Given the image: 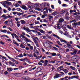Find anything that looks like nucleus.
<instances>
[{"label":"nucleus","mask_w":80,"mask_h":80,"mask_svg":"<svg viewBox=\"0 0 80 80\" xmlns=\"http://www.w3.org/2000/svg\"><path fill=\"white\" fill-rule=\"evenodd\" d=\"M64 21V19L62 18H60L58 21V22L57 24V27L54 26V28H55V29H57L58 28H59V29H60L61 28V26H62V23H63V22Z\"/></svg>","instance_id":"obj_1"},{"label":"nucleus","mask_w":80,"mask_h":80,"mask_svg":"<svg viewBox=\"0 0 80 80\" xmlns=\"http://www.w3.org/2000/svg\"><path fill=\"white\" fill-rule=\"evenodd\" d=\"M79 58L80 57L78 56L77 55L74 56L71 58V60L74 62H77L78 61V60H79Z\"/></svg>","instance_id":"obj_2"},{"label":"nucleus","mask_w":80,"mask_h":80,"mask_svg":"<svg viewBox=\"0 0 80 80\" xmlns=\"http://www.w3.org/2000/svg\"><path fill=\"white\" fill-rule=\"evenodd\" d=\"M44 47L47 48H52V46L50 45L49 43H48L47 42H45L43 44Z\"/></svg>","instance_id":"obj_3"},{"label":"nucleus","mask_w":80,"mask_h":80,"mask_svg":"<svg viewBox=\"0 0 80 80\" xmlns=\"http://www.w3.org/2000/svg\"><path fill=\"white\" fill-rule=\"evenodd\" d=\"M21 37H22V38L24 39V40H26V42H31V43H32V41H31V40L30 39H28V38H26L25 36H23V35H21Z\"/></svg>","instance_id":"obj_4"},{"label":"nucleus","mask_w":80,"mask_h":80,"mask_svg":"<svg viewBox=\"0 0 80 80\" xmlns=\"http://www.w3.org/2000/svg\"><path fill=\"white\" fill-rule=\"evenodd\" d=\"M9 24L10 27H12L13 26V20L11 18H9L8 20Z\"/></svg>","instance_id":"obj_5"},{"label":"nucleus","mask_w":80,"mask_h":80,"mask_svg":"<svg viewBox=\"0 0 80 80\" xmlns=\"http://www.w3.org/2000/svg\"><path fill=\"white\" fill-rule=\"evenodd\" d=\"M43 10H46L47 12V13H48V11L49 12V13H52V9L49 8H45L43 9Z\"/></svg>","instance_id":"obj_6"},{"label":"nucleus","mask_w":80,"mask_h":80,"mask_svg":"<svg viewBox=\"0 0 80 80\" xmlns=\"http://www.w3.org/2000/svg\"><path fill=\"white\" fill-rule=\"evenodd\" d=\"M5 55H6V56H7V57H8V58H9V60H11V61L12 62H15V61H16L15 60L13 59V58H10V56H8L7 54H5Z\"/></svg>","instance_id":"obj_7"},{"label":"nucleus","mask_w":80,"mask_h":80,"mask_svg":"<svg viewBox=\"0 0 80 80\" xmlns=\"http://www.w3.org/2000/svg\"><path fill=\"white\" fill-rule=\"evenodd\" d=\"M59 76H62V75L61 74H56L55 75L54 77V78H58V77H60Z\"/></svg>","instance_id":"obj_8"},{"label":"nucleus","mask_w":80,"mask_h":80,"mask_svg":"<svg viewBox=\"0 0 80 80\" xmlns=\"http://www.w3.org/2000/svg\"><path fill=\"white\" fill-rule=\"evenodd\" d=\"M33 40H34V42L35 43H38V41H38V40L39 39L37 37H35L33 38Z\"/></svg>","instance_id":"obj_9"},{"label":"nucleus","mask_w":80,"mask_h":80,"mask_svg":"<svg viewBox=\"0 0 80 80\" xmlns=\"http://www.w3.org/2000/svg\"><path fill=\"white\" fill-rule=\"evenodd\" d=\"M68 16H69V14H68V12H67L66 14L65 17L66 20H68V18H70V17Z\"/></svg>","instance_id":"obj_10"},{"label":"nucleus","mask_w":80,"mask_h":80,"mask_svg":"<svg viewBox=\"0 0 80 80\" xmlns=\"http://www.w3.org/2000/svg\"><path fill=\"white\" fill-rule=\"evenodd\" d=\"M23 29L24 30H26V31H27V32H30V29H29V28H28V27L26 28V27L24 26L23 27Z\"/></svg>","instance_id":"obj_11"},{"label":"nucleus","mask_w":80,"mask_h":80,"mask_svg":"<svg viewBox=\"0 0 80 80\" xmlns=\"http://www.w3.org/2000/svg\"><path fill=\"white\" fill-rule=\"evenodd\" d=\"M11 35H12V38H14V37H17V38H18V37L17 36V34H16L15 33H13L12 34H11Z\"/></svg>","instance_id":"obj_12"},{"label":"nucleus","mask_w":80,"mask_h":80,"mask_svg":"<svg viewBox=\"0 0 80 80\" xmlns=\"http://www.w3.org/2000/svg\"><path fill=\"white\" fill-rule=\"evenodd\" d=\"M33 5L35 8H38L39 7V4L38 3H35Z\"/></svg>","instance_id":"obj_13"},{"label":"nucleus","mask_w":80,"mask_h":80,"mask_svg":"<svg viewBox=\"0 0 80 80\" xmlns=\"http://www.w3.org/2000/svg\"><path fill=\"white\" fill-rule=\"evenodd\" d=\"M67 27L69 29L72 30L73 31H74V29H73V28L72 27L71 25L69 26V25H67Z\"/></svg>","instance_id":"obj_14"},{"label":"nucleus","mask_w":80,"mask_h":80,"mask_svg":"<svg viewBox=\"0 0 80 80\" xmlns=\"http://www.w3.org/2000/svg\"><path fill=\"white\" fill-rule=\"evenodd\" d=\"M78 76H73L71 77V79H73L74 78H76L77 79H78Z\"/></svg>","instance_id":"obj_15"},{"label":"nucleus","mask_w":80,"mask_h":80,"mask_svg":"<svg viewBox=\"0 0 80 80\" xmlns=\"http://www.w3.org/2000/svg\"><path fill=\"white\" fill-rule=\"evenodd\" d=\"M7 71H8L9 72H11V71H12V70H13V68H7Z\"/></svg>","instance_id":"obj_16"},{"label":"nucleus","mask_w":80,"mask_h":80,"mask_svg":"<svg viewBox=\"0 0 80 80\" xmlns=\"http://www.w3.org/2000/svg\"><path fill=\"white\" fill-rule=\"evenodd\" d=\"M59 14V12H53L52 13V15H54V16H55V15H58V14Z\"/></svg>","instance_id":"obj_17"},{"label":"nucleus","mask_w":80,"mask_h":80,"mask_svg":"<svg viewBox=\"0 0 80 80\" xmlns=\"http://www.w3.org/2000/svg\"><path fill=\"white\" fill-rule=\"evenodd\" d=\"M38 28H39V26H34V29L35 30H39V29H38Z\"/></svg>","instance_id":"obj_18"},{"label":"nucleus","mask_w":80,"mask_h":80,"mask_svg":"<svg viewBox=\"0 0 80 80\" xmlns=\"http://www.w3.org/2000/svg\"><path fill=\"white\" fill-rule=\"evenodd\" d=\"M39 5L41 7H45V2H42V3L40 4Z\"/></svg>","instance_id":"obj_19"},{"label":"nucleus","mask_w":80,"mask_h":80,"mask_svg":"<svg viewBox=\"0 0 80 80\" xmlns=\"http://www.w3.org/2000/svg\"><path fill=\"white\" fill-rule=\"evenodd\" d=\"M15 63L12 62L11 61H10L9 62V65L11 66H15Z\"/></svg>","instance_id":"obj_20"},{"label":"nucleus","mask_w":80,"mask_h":80,"mask_svg":"<svg viewBox=\"0 0 80 80\" xmlns=\"http://www.w3.org/2000/svg\"><path fill=\"white\" fill-rule=\"evenodd\" d=\"M20 22L22 25H25V24L26 23V21L24 20H21L20 21Z\"/></svg>","instance_id":"obj_21"},{"label":"nucleus","mask_w":80,"mask_h":80,"mask_svg":"<svg viewBox=\"0 0 80 80\" xmlns=\"http://www.w3.org/2000/svg\"><path fill=\"white\" fill-rule=\"evenodd\" d=\"M31 6H28V8H31V9H29V11L30 12H33V11H31L32 8H33V6L31 5Z\"/></svg>","instance_id":"obj_22"},{"label":"nucleus","mask_w":80,"mask_h":80,"mask_svg":"<svg viewBox=\"0 0 80 80\" xmlns=\"http://www.w3.org/2000/svg\"><path fill=\"white\" fill-rule=\"evenodd\" d=\"M23 79L24 80H32V79H30V78H29L28 76H26L25 78H23Z\"/></svg>","instance_id":"obj_23"},{"label":"nucleus","mask_w":80,"mask_h":80,"mask_svg":"<svg viewBox=\"0 0 80 80\" xmlns=\"http://www.w3.org/2000/svg\"><path fill=\"white\" fill-rule=\"evenodd\" d=\"M62 68H63V66H61L59 67L58 68V70L59 71H61V70H62Z\"/></svg>","instance_id":"obj_24"},{"label":"nucleus","mask_w":80,"mask_h":80,"mask_svg":"<svg viewBox=\"0 0 80 80\" xmlns=\"http://www.w3.org/2000/svg\"><path fill=\"white\" fill-rule=\"evenodd\" d=\"M33 52L34 53H37V54L38 55V52L37 50V49L34 48L33 50Z\"/></svg>","instance_id":"obj_25"},{"label":"nucleus","mask_w":80,"mask_h":80,"mask_svg":"<svg viewBox=\"0 0 80 80\" xmlns=\"http://www.w3.org/2000/svg\"><path fill=\"white\" fill-rule=\"evenodd\" d=\"M0 31L1 32H2V33H7V31L6 29H4V30L1 29L0 30Z\"/></svg>","instance_id":"obj_26"},{"label":"nucleus","mask_w":80,"mask_h":80,"mask_svg":"<svg viewBox=\"0 0 80 80\" xmlns=\"http://www.w3.org/2000/svg\"><path fill=\"white\" fill-rule=\"evenodd\" d=\"M52 36H53V37H56V38H58V39H60V37H58V36L54 34H52Z\"/></svg>","instance_id":"obj_27"},{"label":"nucleus","mask_w":80,"mask_h":80,"mask_svg":"<svg viewBox=\"0 0 80 80\" xmlns=\"http://www.w3.org/2000/svg\"><path fill=\"white\" fill-rule=\"evenodd\" d=\"M69 68H71V69L72 70H76V68H75L72 66H70Z\"/></svg>","instance_id":"obj_28"},{"label":"nucleus","mask_w":80,"mask_h":80,"mask_svg":"<svg viewBox=\"0 0 80 80\" xmlns=\"http://www.w3.org/2000/svg\"><path fill=\"white\" fill-rule=\"evenodd\" d=\"M48 61L47 60H45L43 66H47V64H48Z\"/></svg>","instance_id":"obj_29"},{"label":"nucleus","mask_w":80,"mask_h":80,"mask_svg":"<svg viewBox=\"0 0 80 80\" xmlns=\"http://www.w3.org/2000/svg\"><path fill=\"white\" fill-rule=\"evenodd\" d=\"M49 18L48 19V20H49L50 21H51L52 20V18H53V16L49 15L48 16Z\"/></svg>","instance_id":"obj_30"},{"label":"nucleus","mask_w":80,"mask_h":80,"mask_svg":"<svg viewBox=\"0 0 80 80\" xmlns=\"http://www.w3.org/2000/svg\"><path fill=\"white\" fill-rule=\"evenodd\" d=\"M72 25L73 27L75 28L77 27V25H78V23L77 22L76 23H74L72 24Z\"/></svg>","instance_id":"obj_31"},{"label":"nucleus","mask_w":80,"mask_h":80,"mask_svg":"<svg viewBox=\"0 0 80 80\" xmlns=\"http://www.w3.org/2000/svg\"><path fill=\"white\" fill-rule=\"evenodd\" d=\"M45 6L46 7H49V6H50V4L49 3L47 2H45Z\"/></svg>","instance_id":"obj_32"},{"label":"nucleus","mask_w":80,"mask_h":80,"mask_svg":"<svg viewBox=\"0 0 80 80\" xmlns=\"http://www.w3.org/2000/svg\"><path fill=\"white\" fill-rule=\"evenodd\" d=\"M63 72L66 73V74H67L68 72V70L67 69H65L63 70Z\"/></svg>","instance_id":"obj_33"},{"label":"nucleus","mask_w":80,"mask_h":80,"mask_svg":"<svg viewBox=\"0 0 80 80\" xmlns=\"http://www.w3.org/2000/svg\"><path fill=\"white\" fill-rule=\"evenodd\" d=\"M47 15L46 14H45L42 15L41 18H44L45 17H47Z\"/></svg>","instance_id":"obj_34"},{"label":"nucleus","mask_w":80,"mask_h":80,"mask_svg":"<svg viewBox=\"0 0 80 80\" xmlns=\"http://www.w3.org/2000/svg\"><path fill=\"white\" fill-rule=\"evenodd\" d=\"M5 2L6 4H8V5H11L12 3L10 2H7V1H5Z\"/></svg>","instance_id":"obj_35"},{"label":"nucleus","mask_w":80,"mask_h":80,"mask_svg":"<svg viewBox=\"0 0 80 80\" xmlns=\"http://www.w3.org/2000/svg\"><path fill=\"white\" fill-rule=\"evenodd\" d=\"M34 32V33H37V32H38V31L30 30L29 32Z\"/></svg>","instance_id":"obj_36"},{"label":"nucleus","mask_w":80,"mask_h":80,"mask_svg":"<svg viewBox=\"0 0 80 80\" xmlns=\"http://www.w3.org/2000/svg\"><path fill=\"white\" fill-rule=\"evenodd\" d=\"M22 8H23V9L25 10H27V7H26V6H23L22 7Z\"/></svg>","instance_id":"obj_37"},{"label":"nucleus","mask_w":80,"mask_h":80,"mask_svg":"<svg viewBox=\"0 0 80 80\" xmlns=\"http://www.w3.org/2000/svg\"><path fill=\"white\" fill-rule=\"evenodd\" d=\"M15 75L17 77H21V74L20 73H16Z\"/></svg>","instance_id":"obj_38"},{"label":"nucleus","mask_w":80,"mask_h":80,"mask_svg":"<svg viewBox=\"0 0 80 80\" xmlns=\"http://www.w3.org/2000/svg\"><path fill=\"white\" fill-rule=\"evenodd\" d=\"M27 57H31V58H33V55L32 54H30L29 55H28Z\"/></svg>","instance_id":"obj_39"},{"label":"nucleus","mask_w":80,"mask_h":80,"mask_svg":"<svg viewBox=\"0 0 80 80\" xmlns=\"http://www.w3.org/2000/svg\"><path fill=\"white\" fill-rule=\"evenodd\" d=\"M20 47L22 48H25V46L23 45V44H21Z\"/></svg>","instance_id":"obj_40"},{"label":"nucleus","mask_w":80,"mask_h":80,"mask_svg":"<svg viewBox=\"0 0 80 80\" xmlns=\"http://www.w3.org/2000/svg\"><path fill=\"white\" fill-rule=\"evenodd\" d=\"M65 64H66V65H71V63H70V62H65Z\"/></svg>","instance_id":"obj_41"},{"label":"nucleus","mask_w":80,"mask_h":80,"mask_svg":"<svg viewBox=\"0 0 80 80\" xmlns=\"http://www.w3.org/2000/svg\"><path fill=\"white\" fill-rule=\"evenodd\" d=\"M70 23H72V22H73V23H76L77 22V21L75 20L74 19L73 20H72V21H70Z\"/></svg>","instance_id":"obj_42"},{"label":"nucleus","mask_w":80,"mask_h":80,"mask_svg":"<svg viewBox=\"0 0 80 80\" xmlns=\"http://www.w3.org/2000/svg\"><path fill=\"white\" fill-rule=\"evenodd\" d=\"M38 31H39L41 33H44V31L43 30H42V29H39Z\"/></svg>","instance_id":"obj_43"},{"label":"nucleus","mask_w":80,"mask_h":80,"mask_svg":"<svg viewBox=\"0 0 80 80\" xmlns=\"http://www.w3.org/2000/svg\"><path fill=\"white\" fill-rule=\"evenodd\" d=\"M32 4H33H33H32V3L30 2H28L27 3V5H28V6L32 5Z\"/></svg>","instance_id":"obj_44"},{"label":"nucleus","mask_w":80,"mask_h":80,"mask_svg":"<svg viewBox=\"0 0 80 80\" xmlns=\"http://www.w3.org/2000/svg\"><path fill=\"white\" fill-rule=\"evenodd\" d=\"M48 67H49L50 68H51V69H52V68H53V66L50 64H49L48 65Z\"/></svg>","instance_id":"obj_45"},{"label":"nucleus","mask_w":80,"mask_h":80,"mask_svg":"<svg viewBox=\"0 0 80 80\" xmlns=\"http://www.w3.org/2000/svg\"><path fill=\"white\" fill-rule=\"evenodd\" d=\"M23 13H21L20 12H17V14L18 15V16H20V15H23Z\"/></svg>","instance_id":"obj_46"},{"label":"nucleus","mask_w":80,"mask_h":80,"mask_svg":"<svg viewBox=\"0 0 80 80\" xmlns=\"http://www.w3.org/2000/svg\"><path fill=\"white\" fill-rule=\"evenodd\" d=\"M55 60H54V61H53V60H51L50 61H49V63H55Z\"/></svg>","instance_id":"obj_47"},{"label":"nucleus","mask_w":80,"mask_h":80,"mask_svg":"<svg viewBox=\"0 0 80 80\" xmlns=\"http://www.w3.org/2000/svg\"><path fill=\"white\" fill-rule=\"evenodd\" d=\"M51 8H52V9H53V10L55 9V7H54V5H51Z\"/></svg>","instance_id":"obj_48"},{"label":"nucleus","mask_w":80,"mask_h":80,"mask_svg":"<svg viewBox=\"0 0 80 80\" xmlns=\"http://www.w3.org/2000/svg\"><path fill=\"white\" fill-rule=\"evenodd\" d=\"M23 57V54L21 53L19 55V57H20V58H22Z\"/></svg>","instance_id":"obj_49"},{"label":"nucleus","mask_w":80,"mask_h":80,"mask_svg":"<svg viewBox=\"0 0 80 80\" xmlns=\"http://www.w3.org/2000/svg\"><path fill=\"white\" fill-rule=\"evenodd\" d=\"M7 28L8 29H9L10 32H12L13 31V30H12V28H10V27H8Z\"/></svg>","instance_id":"obj_50"},{"label":"nucleus","mask_w":80,"mask_h":80,"mask_svg":"<svg viewBox=\"0 0 80 80\" xmlns=\"http://www.w3.org/2000/svg\"><path fill=\"white\" fill-rule=\"evenodd\" d=\"M0 57H2V59H5V60H6V58L4 56H2V55H0Z\"/></svg>","instance_id":"obj_51"},{"label":"nucleus","mask_w":80,"mask_h":80,"mask_svg":"<svg viewBox=\"0 0 80 80\" xmlns=\"http://www.w3.org/2000/svg\"><path fill=\"white\" fill-rule=\"evenodd\" d=\"M53 49H54L55 50H56V51H57V50H58V49L57 48L55 47H53Z\"/></svg>","instance_id":"obj_52"},{"label":"nucleus","mask_w":80,"mask_h":80,"mask_svg":"<svg viewBox=\"0 0 80 80\" xmlns=\"http://www.w3.org/2000/svg\"><path fill=\"white\" fill-rule=\"evenodd\" d=\"M15 6L16 7H18V6H19V4L18 3H16L15 4Z\"/></svg>","instance_id":"obj_53"},{"label":"nucleus","mask_w":80,"mask_h":80,"mask_svg":"<svg viewBox=\"0 0 80 80\" xmlns=\"http://www.w3.org/2000/svg\"><path fill=\"white\" fill-rule=\"evenodd\" d=\"M74 9H76L77 8V5L75 4L74 6Z\"/></svg>","instance_id":"obj_54"},{"label":"nucleus","mask_w":80,"mask_h":80,"mask_svg":"<svg viewBox=\"0 0 80 80\" xmlns=\"http://www.w3.org/2000/svg\"><path fill=\"white\" fill-rule=\"evenodd\" d=\"M66 45H68V47H71V45H70V44L67 43Z\"/></svg>","instance_id":"obj_55"},{"label":"nucleus","mask_w":80,"mask_h":80,"mask_svg":"<svg viewBox=\"0 0 80 80\" xmlns=\"http://www.w3.org/2000/svg\"><path fill=\"white\" fill-rule=\"evenodd\" d=\"M66 25H67V24L66 23V22H63V25L62 27H65V26H66Z\"/></svg>","instance_id":"obj_56"},{"label":"nucleus","mask_w":80,"mask_h":80,"mask_svg":"<svg viewBox=\"0 0 80 80\" xmlns=\"http://www.w3.org/2000/svg\"><path fill=\"white\" fill-rule=\"evenodd\" d=\"M39 23H40V21L35 22V24H36V25H37V24H39Z\"/></svg>","instance_id":"obj_57"},{"label":"nucleus","mask_w":80,"mask_h":80,"mask_svg":"<svg viewBox=\"0 0 80 80\" xmlns=\"http://www.w3.org/2000/svg\"><path fill=\"white\" fill-rule=\"evenodd\" d=\"M23 65L24 66H25L26 65H27V64L25 62H23Z\"/></svg>","instance_id":"obj_58"},{"label":"nucleus","mask_w":80,"mask_h":80,"mask_svg":"<svg viewBox=\"0 0 80 80\" xmlns=\"http://www.w3.org/2000/svg\"><path fill=\"white\" fill-rule=\"evenodd\" d=\"M30 48V49L31 50H33V47L32 46H31Z\"/></svg>","instance_id":"obj_59"},{"label":"nucleus","mask_w":80,"mask_h":80,"mask_svg":"<svg viewBox=\"0 0 80 80\" xmlns=\"http://www.w3.org/2000/svg\"><path fill=\"white\" fill-rule=\"evenodd\" d=\"M56 53H53L52 54V56H56Z\"/></svg>","instance_id":"obj_60"},{"label":"nucleus","mask_w":80,"mask_h":80,"mask_svg":"<svg viewBox=\"0 0 80 80\" xmlns=\"http://www.w3.org/2000/svg\"><path fill=\"white\" fill-rule=\"evenodd\" d=\"M47 38H49V39H50V38H52V37H51L50 36H48V35L47 36Z\"/></svg>","instance_id":"obj_61"},{"label":"nucleus","mask_w":80,"mask_h":80,"mask_svg":"<svg viewBox=\"0 0 80 80\" xmlns=\"http://www.w3.org/2000/svg\"><path fill=\"white\" fill-rule=\"evenodd\" d=\"M47 33L48 34H51L52 33V31H49L48 32H47Z\"/></svg>","instance_id":"obj_62"},{"label":"nucleus","mask_w":80,"mask_h":80,"mask_svg":"<svg viewBox=\"0 0 80 80\" xmlns=\"http://www.w3.org/2000/svg\"><path fill=\"white\" fill-rule=\"evenodd\" d=\"M66 57L68 58H70V55L68 54H67V55H66Z\"/></svg>","instance_id":"obj_63"},{"label":"nucleus","mask_w":80,"mask_h":80,"mask_svg":"<svg viewBox=\"0 0 80 80\" xmlns=\"http://www.w3.org/2000/svg\"><path fill=\"white\" fill-rule=\"evenodd\" d=\"M62 7H67V5L66 4H63L62 5Z\"/></svg>","instance_id":"obj_64"}]
</instances>
